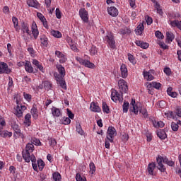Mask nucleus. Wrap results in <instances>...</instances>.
<instances>
[{"label":"nucleus","mask_w":181,"mask_h":181,"mask_svg":"<svg viewBox=\"0 0 181 181\" xmlns=\"http://www.w3.org/2000/svg\"><path fill=\"white\" fill-rule=\"evenodd\" d=\"M79 16L84 23H88V11L82 8L79 10Z\"/></svg>","instance_id":"obj_9"},{"label":"nucleus","mask_w":181,"mask_h":181,"mask_svg":"<svg viewBox=\"0 0 181 181\" xmlns=\"http://www.w3.org/2000/svg\"><path fill=\"white\" fill-rule=\"evenodd\" d=\"M173 88L169 87L167 89V94L170 95V97H172L173 98H176L177 97V93L173 92Z\"/></svg>","instance_id":"obj_33"},{"label":"nucleus","mask_w":181,"mask_h":181,"mask_svg":"<svg viewBox=\"0 0 181 181\" xmlns=\"http://www.w3.org/2000/svg\"><path fill=\"white\" fill-rule=\"evenodd\" d=\"M40 40L41 42V46L47 47V45H49V38H47L45 34L40 36Z\"/></svg>","instance_id":"obj_20"},{"label":"nucleus","mask_w":181,"mask_h":181,"mask_svg":"<svg viewBox=\"0 0 181 181\" xmlns=\"http://www.w3.org/2000/svg\"><path fill=\"white\" fill-rule=\"evenodd\" d=\"M33 145H36L37 146H42V142H40V140L37 139H33L32 143Z\"/></svg>","instance_id":"obj_54"},{"label":"nucleus","mask_w":181,"mask_h":181,"mask_svg":"<svg viewBox=\"0 0 181 181\" xmlns=\"http://www.w3.org/2000/svg\"><path fill=\"white\" fill-rule=\"evenodd\" d=\"M107 13L110 16H112V18H115L118 16V8L115 6H111L107 8Z\"/></svg>","instance_id":"obj_16"},{"label":"nucleus","mask_w":181,"mask_h":181,"mask_svg":"<svg viewBox=\"0 0 181 181\" xmlns=\"http://www.w3.org/2000/svg\"><path fill=\"white\" fill-rule=\"evenodd\" d=\"M11 128L13 129V131H16L21 129V127H19L18 124H17L16 123H12Z\"/></svg>","instance_id":"obj_64"},{"label":"nucleus","mask_w":181,"mask_h":181,"mask_svg":"<svg viewBox=\"0 0 181 181\" xmlns=\"http://www.w3.org/2000/svg\"><path fill=\"white\" fill-rule=\"evenodd\" d=\"M171 129L174 131V132H176L179 129V124L175 122H173L171 123Z\"/></svg>","instance_id":"obj_50"},{"label":"nucleus","mask_w":181,"mask_h":181,"mask_svg":"<svg viewBox=\"0 0 181 181\" xmlns=\"http://www.w3.org/2000/svg\"><path fill=\"white\" fill-rule=\"evenodd\" d=\"M23 124L25 127H30L32 125V115L30 113H27L24 117Z\"/></svg>","instance_id":"obj_18"},{"label":"nucleus","mask_w":181,"mask_h":181,"mask_svg":"<svg viewBox=\"0 0 181 181\" xmlns=\"http://www.w3.org/2000/svg\"><path fill=\"white\" fill-rule=\"evenodd\" d=\"M15 135H18L22 139L25 138V136L23 135V133H22V130H21V129L14 131V136Z\"/></svg>","instance_id":"obj_51"},{"label":"nucleus","mask_w":181,"mask_h":181,"mask_svg":"<svg viewBox=\"0 0 181 181\" xmlns=\"http://www.w3.org/2000/svg\"><path fill=\"white\" fill-rule=\"evenodd\" d=\"M31 32L35 40H36L39 37V29L37 28V24H36L35 21H33L32 23Z\"/></svg>","instance_id":"obj_11"},{"label":"nucleus","mask_w":181,"mask_h":181,"mask_svg":"<svg viewBox=\"0 0 181 181\" xmlns=\"http://www.w3.org/2000/svg\"><path fill=\"white\" fill-rule=\"evenodd\" d=\"M122 108H123V112H125V113L128 112V110H129V103L124 102Z\"/></svg>","instance_id":"obj_49"},{"label":"nucleus","mask_w":181,"mask_h":181,"mask_svg":"<svg viewBox=\"0 0 181 181\" xmlns=\"http://www.w3.org/2000/svg\"><path fill=\"white\" fill-rule=\"evenodd\" d=\"M76 181H87V180H86V177H81L80 173L76 174Z\"/></svg>","instance_id":"obj_56"},{"label":"nucleus","mask_w":181,"mask_h":181,"mask_svg":"<svg viewBox=\"0 0 181 181\" xmlns=\"http://www.w3.org/2000/svg\"><path fill=\"white\" fill-rule=\"evenodd\" d=\"M146 87L147 88H151V90H152V88H156V90H160V87H162V83L156 81H153L151 83H147Z\"/></svg>","instance_id":"obj_15"},{"label":"nucleus","mask_w":181,"mask_h":181,"mask_svg":"<svg viewBox=\"0 0 181 181\" xmlns=\"http://www.w3.org/2000/svg\"><path fill=\"white\" fill-rule=\"evenodd\" d=\"M167 36V40H169V42H173V39H175V35L172 32H167L166 33Z\"/></svg>","instance_id":"obj_47"},{"label":"nucleus","mask_w":181,"mask_h":181,"mask_svg":"<svg viewBox=\"0 0 181 181\" xmlns=\"http://www.w3.org/2000/svg\"><path fill=\"white\" fill-rule=\"evenodd\" d=\"M143 76H144V78H146V80H147V81H152V80H153L155 78V77L153 76V75L149 71H144Z\"/></svg>","instance_id":"obj_32"},{"label":"nucleus","mask_w":181,"mask_h":181,"mask_svg":"<svg viewBox=\"0 0 181 181\" xmlns=\"http://www.w3.org/2000/svg\"><path fill=\"white\" fill-rule=\"evenodd\" d=\"M11 69L8 66V64L5 62H0V74H9Z\"/></svg>","instance_id":"obj_12"},{"label":"nucleus","mask_w":181,"mask_h":181,"mask_svg":"<svg viewBox=\"0 0 181 181\" xmlns=\"http://www.w3.org/2000/svg\"><path fill=\"white\" fill-rule=\"evenodd\" d=\"M163 163H165V165H168V166H170L171 168H173V166H175V161L169 160L166 157H165L163 159Z\"/></svg>","instance_id":"obj_41"},{"label":"nucleus","mask_w":181,"mask_h":181,"mask_svg":"<svg viewBox=\"0 0 181 181\" xmlns=\"http://www.w3.org/2000/svg\"><path fill=\"white\" fill-rule=\"evenodd\" d=\"M23 97H24L25 100H26V101H28V102L32 101V95H30L29 93H24Z\"/></svg>","instance_id":"obj_55"},{"label":"nucleus","mask_w":181,"mask_h":181,"mask_svg":"<svg viewBox=\"0 0 181 181\" xmlns=\"http://www.w3.org/2000/svg\"><path fill=\"white\" fill-rule=\"evenodd\" d=\"M37 16L41 22H43L46 19V18H45V16H43V14H42V13H37Z\"/></svg>","instance_id":"obj_63"},{"label":"nucleus","mask_w":181,"mask_h":181,"mask_svg":"<svg viewBox=\"0 0 181 181\" xmlns=\"http://www.w3.org/2000/svg\"><path fill=\"white\" fill-rule=\"evenodd\" d=\"M27 4L31 8H36L39 6V2L37 0H27Z\"/></svg>","instance_id":"obj_31"},{"label":"nucleus","mask_w":181,"mask_h":181,"mask_svg":"<svg viewBox=\"0 0 181 181\" xmlns=\"http://www.w3.org/2000/svg\"><path fill=\"white\" fill-rule=\"evenodd\" d=\"M16 103L17 104V107L15 115L18 118H21L23 117V111H25L27 107L25 105H20L19 100H18V99H16Z\"/></svg>","instance_id":"obj_7"},{"label":"nucleus","mask_w":181,"mask_h":181,"mask_svg":"<svg viewBox=\"0 0 181 181\" xmlns=\"http://www.w3.org/2000/svg\"><path fill=\"white\" fill-rule=\"evenodd\" d=\"M118 86L119 90L121 93H127V91H128V85L127 84V81H125V80H119Z\"/></svg>","instance_id":"obj_10"},{"label":"nucleus","mask_w":181,"mask_h":181,"mask_svg":"<svg viewBox=\"0 0 181 181\" xmlns=\"http://www.w3.org/2000/svg\"><path fill=\"white\" fill-rule=\"evenodd\" d=\"M50 34L52 35V36H54V37H57V39L62 38V33H60L59 31L51 30Z\"/></svg>","instance_id":"obj_39"},{"label":"nucleus","mask_w":181,"mask_h":181,"mask_svg":"<svg viewBox=\"0 0 181 181\" xmlns=\"http://www.w3.org/2000/svg\"><path fill=\"white\" fill-rule=\"evenodd\" d=\"M90 110L93 112H101V107L98 106V103H95V102L90 103Z\"/></svg>","instance_id":"obj_21"},{"label":"nucleus","mask_w":181,"mask_h":181,"mask_svg":"<svg viewBox=\"0 0 181 181\" xmlns=\"http://www.w3.org/2000/svg\"><path fill=\"white\" fill-rule=\"evenodd\" d=\"M119 35H129L131 33V29L124 27L119 30Z\"/></svg>","instance_id":"obj_38"},{"label":"nucleus","mask_w":181,"mask_h":181,"mask_svg":"<svg viewBox=\"0 0 181 181\" xmlns=\"http://www.w3.org/2000/svg\"><path fill=\"white\" fill-rule=\"evenodd\" d=\"M25 70L27 73H29L30 74L33 73L34 69L33 66H32V63H30V62L25 61Z\"/></svg>","instance_id":"obj_26"},{"label":"nucleus","mask_w":181,"mask_h":181,"mask_svg":"<svg viewBox=\"0 0 181 181\" xmlns=\"http://www.w3.org/2000/svg\"><path fill=\"white\" fill-rule=\"evenodd\" d=\"M102 110L103 112H105L106 114H110V107H108V105H107V103H103Z\"/></svg>","instance_id":"obj_46"},{"label":"nucleus","mask_w":181,"mask_h":181,"mask_svg":"<svg viewBox=\"0 0 181 181\" xmlns=\"http://www.w3.org/2000/svg\"><path fill=\"white\" fill-rule=\"evenodd\" d=\"M12 22L13 23L14 29H16V32H19V23L18 21V18L13 16Z\"/></svg>","instance_id":"obj_35"},{"label":"nucleus","mask_w":181,"mask_h":181,"mask_svg":"<svg viewBox=\"0 0 181 181\" xmlns=\"http://www.w3.org/2000/svg\"><path fill=\"white\" fill-rule=\"evenodd\" d=\"M33 64L35 66L41 73H45V68L43 67V65H42V63L39 62L37 59H33Z\"/></svg>","instance_id":"obj_25"},{"label":"nucleus","mask_w":181,"mask_h":181,"mask_svg":"<svg viewBox=\"0 0 181 181\" xmlns=\"http://www.w3.org/2000/svg\"><path fill=\"white\" fill-rule=\"evenodd\" d=\"M144 29H145V26L144 25V22L140 23L135 30L136 35H137V36H141Z\"/></svg>","instance_id":"obj_23"},{"label":"nucleus","mask_w":181,"mask_h":181,"mask_svg":"<svg viewBox=\"0 0 181 181\" xmlns=\"http://www.w3.org/2000/svg\"><path fill=\"white\" fill-rule=\"evenodd\" d=\"M57 144V142L56 141V139H51L49 140V145L50 146H52V148H54V146H56V145Z\"/></svg>","instance_id":"obj_62"},{"label":"nucleus","mask_w":181,"mask_h":181,"mask_svg":"<svg viewBox=\"0 0 181 181\" xmlns=\"http://www.w3.org/2000/svg\"><path fill=\"white\" fill-rule=\"evenodd\" d=\"M124 92H118L115 89L111 90V100L114 101V103H117V101H119V103H122L124 101Z\"/></svg>","instance_id":"obj_4"},{"label":"nucleus","mask_w":181,"mask_h":181,"mask_svg":"<svg viewBox=\"0 0 181 181\" xmlns=\"http://www.w3.org/2000/svg\"><path fill=\"white\" fill-rule=\"evenodd\" d=\"M3 129L4 127H0V136H1V138H11V136H12V132Z\"/></svg>","instance_id":"obj_24"},{"label":"nucleus","mask_w":181,"mask_h":181,"mask_svg":"<svg viewBox=\"0 0 181 181\" xmlns=\"http://www.w3.org/2000/svg\"><path fill=\"white\" fill-rule=\"evenodd\" d=\"M52 87H53V84H52V82L49 81H42V85H40L38 86V88H40V90H42V88H45V90L49 91V90H52Z\"/></svg>","instance_id":"obj_13"},{"label":"nucleus","mask_w":181,"mask_h":181,"mask_svg":"<svg viewBox=\"0 0 181 181\" xmlns=\"http://www.w3.org/2000/svg\"><path fill=\"white\" fill-rule=\"evenodd\" d=\"M35 151V146L33 143H28L25 146V150L22 151V156L25 162L29 163L32 158V152Z\"/></svg>","instance_id":"obj_2"},{"label":"nucleus","mask_w":181,"mask_h":181,"mask_svg":"<svg viewBox=\"0 0 181 181\" xmlns=\"http://www.w3.org/2000/svg\"><path fill=\"white\" fill-rule=\"evenodd\" d=\"M155 169H156V164H155V163H151L148 165L147 172L151 176H153V175H155Z\"/></svg>","instance_id":"obj_22"},{"label":"nucleus","mask_w":181,"mask_h":181,"mask_svg":"<svg viewBox=\"0 0 181 181\" xmlns=\"http://www.w3.org/2000/svg\"><path fill=\"white\" fill-rule=\"evenodd\" d=\"M27 50L30 54L31 57H35V56H36V54L35 52V49H33V47H28Z\"/></svg>","instance_id":"obj_52"},{"label":"nucleus","mask_w":181,"mask_h":181,"mask_svg":"<svg viewBox=\"0 0 181 181\" xmlns=\"http://www.w3.org/2000/svg\"><path fill=\"white\" fill-rule=\"evenodd\" d=\"M128 56V60L130 62V63H132L134 66L136 64V59H135V57L132 55L131 53H129L127 54Z\"/></svg>","instance_id":"obj_45"},{"label":"nucleus","mask_w":181,"mask_h":181,"mask_svg":"<svg viewBox=\"0 0 181 181\" xmlns=\"http://www.w3.org/2000/svg\"><path fill=\"white\" fill-rule=\"evenodd\" d=\"M146 22L147 23V25H152L153 20L151 18V17H149L148 16H147L146 17Z\"/></svg>","instance_id":"obj_61"},{"label":"nucleus","mask_w":181,"mask_h":181,"mask_svg":"<svg viewBox=\"0 0 181 181\" xmlns=\"http://www.w3.org/2000/svg\"><path fill=\"white\" fill-rule=\"evenodd\" d=\"M76 59L80 64L85 67H88V69H94L95 67L94 64L91 63L89 60L83 59L81 57H77Z\"/></svg>","instance_id":"obj_8"},{"label":"nucleus","mask_w":181,"mask_h":181,"mask_svg":"<svg viewBox=\"0 0 181 181\" xmlns=\"http://www.w3.org/2000/svg\"><path fill=\"white\" fill-rule=\"evenodd\" d=\"M117 135V130L115 129V127L112 126H110L107 129V136L106 138L109 142H114V136H116Z\"/></svg>","instance_id":"obj_6"},{"label":"nucleus","mask_w":181,"mask_h":181,"mask_svg":"<svg viewBox=\"0 0 181 181\" xmlns=\"http://www.w3.org/2000/svg\"><path fill=\"white\" fill-rule=\"evenodd\" d=\"M163 71L166 76H170L172 74V70L169 67L164 68Z\"/></svg>","instance_id":"obj_59"},{"label":"nucleus","mask_w":181,"mask_h":181,"mask_svg":"<svg viewBox=\"0 0 181 181\" xmlns=\"http://www.w3.org/2000/svg\"><path fill=\"white\" fill-rule=\"evenodd\" d=\"M98 50L97 49L96 47H92L90 49V53L91 56H95L97 54Z\"/></svg>","instance_id":"obj_53"},{"label":"nucleus","mask_w":181,"mask_h":181,"mask_svg":"<svg viewBox=\"0 0 181 181\" xmlns=\"http://www.w3.org/2000/svg\"><path fill=\"white\" fill-rule=\"evenodd\" d=\"M170 25L172 26V28H177L181 30V21L178 20H174L170 21Z\"/></svg>","instance_id":"obj_30"},{"label":"nucleus","mask_w":181,"mask_h":181,"mask_svg":"<svg viewBox=\"0 0 181 181\" xmlns=\"http://www.w3.org/2000/svg\"><path fill=\"white\" fill-rule=\"evenodd\" d=\"M51 111L53 117H57V118L62 117V110L56 107H52Z\"/></svg>","instance_id":"obj_27"},{"label":"nucleus","mask_w":181,"mask_h":181,"mask_svg":"<svg viewBox=\"0 0 181 181\" xmlns=\"http://www.w3.org/2000/svg\"><path fill=\"white\" fill-rule=\"evenodd\" d=\"M60 122L63 125H70L71 120L69 117H64L60 119Z\"/></svg>","instance_id":"obj_40"},{"label":"nucleus","mask_w":181,"mask_h":181,"mask_svg":"<svg viewBox=\"0 0 181 181\" xmlns=\"http://www.w3.org/2000/svg\"><path fill=\"white\" fill-rule=\"evenodd\" d=\"M66 112H67L68 117H69V119H74V114H73V112H71L70 109H66Z\"/></svg>","instance_id":"obj_60"},{"label":"nucleus","mask_w":181,"mask_h":181,"mask_svg":"<svg viewBox=\"0 0 181 181\" xmlns=\"http://www.w3.org/2000/svg\"><path fill=\"white\" fill-rule=\"evenodd\" d=\"M31 115H33V117L34 119H37V117H39V112H37V107H36V105H34L30 110Z\"/></svg>","instance_id":"obj_29"},{"label":"nucleus","mask_w":181,"mask_h":181,"mask_svg":"<svg viewBox=\"0 0 181 181\" xmlns=\"http://www.w3.org/2000/svg\"><path fill=\"white\" fill-rule=\"evenodd\" d=\"M21 32L25 35H30V30L29 29V24L28 23H21Z\"/></svg>","instance_id":"obj_19"},{"label":"nucleus","mask_w":181,"mask_h":181,"mask_svg":"<svg viewBox=\"0 0 181 181\" xmlns=\"http://www.w3.org/2000/svg\"><path fill=\"white\" fill-rule=\"evenodd\" d=\"M37 166H38L39 170L40 171L43 170L45 168V162L42 160H38Z\"/></svg>","instance_id":"obj_48"},{"label":"nucleus","mask_w":181,"mask_h":181,"mask_svg":"<svg viewBox=\"0 0 181 181\" xmlns=\"http://www.w3.org/2000/svg\"><path fill=\"white\" fill-rule=\"evenodd\" d=\"M89 173H90V175H94V173H95V164H94L93 162H90L89 164Z\"/></svg>","instance_id":"obj_42"},{"label":"nucleus","mask_w":181,"mask_h":181,"mask_svg":"<svg viewBox=\"0 0 181 181\" xmlns=\"http://www.w3.org/2000/svg\"><path fill=\"white\" fill-rule=\"evenodd\" d=\"M136 46H139L141 49H148L149 47V44L141 40H136L135 42Z\"/></svg>","instance_id":"obj_28"},{"label":"nucleus","mask_w":181,"mask_h":181,"mask_svg":"<svg viewBox=\"0 0 181 181\" xmlns=\"http://www.w3.org/2000/svg\"><path fill=\"white\" fill-rule=\"evenodd\" d=\"M103 40L107 46L112 50L117 47L115 45V37L112 33H108L106 36L104 37Z\"/></svg>","instance_id":"obj_3"},{"label":"nucleus","mask_w":181,"mask_h":181,"mask_svg":"<svg viewBox=\"0 0 181 181\" xmlns=\"http://www.w3.org/2000/svg\"><path fill=\"white\" fill-rule=\"evenodd\" d=\"M76 181H87V180H86V177H81L80 173L76 174Z\"/></svg>","instance_id":"obj_57"},{"label":"nucleus","mask_w":181,"mask_h":181,"mask_svg":"<svg viewBox=\"0 0 181 181\" xmlns=\"http://www.w3.org/2000/svg\"><path fill=\"white\" fill-rule=\"evenodd\" d=\"M121 77L122 78H127L128 77V68L125 64H122L120 66Z\"/></svg>","instance_id":"obj_17"},{"label":"nucleus","mask_w":181,"mask_h":181,"mask_svg":"<svg viewBox=\"0 0 181 181\" xmlns=\"http://www.w3.org/2000/svg\"><path fill=\"white\" fill-rule=\"evenodd\" d=\"M30 160L32 162L33 168L34 169V170H35V172H37V166L38 165H37V163H36V157L35 156V155L32 154Z\"/></svg>","instance_id":"obj_34"},{"label":"nucleus","mask_w":181,"mask_h":181,"mask_svg":"<svg viewBox=\"0 0 181 181\" xmlns=\"http://www.w3.org/2000/svg\"><path fill=\"white\" fill-rule=\"evenodd\" d=\"M157 136L160 139H166V132H165V130L160 129L157 132Z\"/></svg>","instance_id":"obj_36"},{"label":"nucleus","mask_w":181,"mask_h":181,"mask_svg":"<svg viewBox=\"0 0 181 181\" xmlns=\"http://www.w3.org/2000/svg\"><path fill=\"white\" fill-rule=\"evenodd\" d=\"M52 177L54 181H62V175L59 172H55L52 174Z\"/></svg>","instance_id":"obj_44"},{"label":"nucleus","mask_w":181,"mask_h":181,"mask_svg":"<svg viewBox=\"0 0 181 181\" xmlns=\"http://www.w3.org/2000/svg\"><path fill=\"white\" fill-rule=\"evenodd\" d=\"M76 131L79 135H81L82 136H84V130H83V128L81 127V124L80 123H77L76 126Z\"/></svg>","instance_id":"obj_37"},{"label":"nucleus","mask_w":181,"mask_h":181,"mask_svg":"<svg viewBox=\"0 0 181 181\" xmlns=\"http://www.w3.org/2000/svg\"><path fill=\"white\" fill-rule=\"evenodd\" d=\"M155 35L158 39H163V37H165V36H163V34H162V33L159 30L156 31Z\"/></svg>","instance_id":"obj_58"},{"label":"nucleus","mask_w":181,"mask_h":181,"mask_svg":"<svg viewBox=\"0 0 181 181\" xmlns=\"http://www.w3.org/2000/svg\"><path fill=\"white\" fill-rule=\"evenodd\" d=\"M139 112L142 114L144 118H148L149 117V115L148 114V110L145 107L140 108Z\"/></svg>","instance_id":"obj_43"},{"label":"nucleus","mask_w":181,"mask_h":181,"mask_svg":"<svg viewBox=\"0 0 181 181\" xmlns=\"http://www.w3.org/2000/svg\"><path fill=\"white\" fill-rule=\"evenodd\" d=\"M164 159L165 158L160 156H158V157L156 158L157 163H158L157 168L158 170H160L161 172H165L166 170V168H165V165H163V163H162Z\"/></svg>","instance_id":"obj_14"},{"label":"nucleus","mask_w":181,"mask_h":181,"mask_svg":"<svg viewBox=\"0 0 181 181\" xmlns=\"http://www.w3.org/2000/svg\"><path fill=\"white\" fill-rule=\"evenodd\" d=\"M141 107V103H136L135 99H132L129 107L130 112H134L135 115H138V112H139Z\"/></svg>","instance_id":"obj_5"},{"label":"nucleus","mask_w":181,"mask_h":181,"mask_svg":"<svg viewBox=\"0 0 181 181\" xmlns=\"http://www.w3.org/2000/svg\"><path fill=\"white\" fill-rule=\"evenodd\" d=\"M56 68L59 73H54V76L57 84H59L60 87L63 88V90H67V85L66 84V81L64 80V76H66V69L61 64L56 65Z\"/></svg>","instance_id":"obj_1"}]
</instances>
